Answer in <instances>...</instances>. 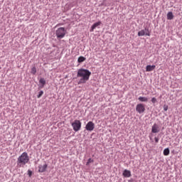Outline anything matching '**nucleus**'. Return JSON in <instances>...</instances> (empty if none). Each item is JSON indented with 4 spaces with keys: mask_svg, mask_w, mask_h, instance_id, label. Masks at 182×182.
I'll return each mask as SVG.
<instances>
[{
    "mask_svg": "<svg viewBox=\"0 0 182 182\" xmlns=\"http://www.w3.org/2000/svg\"><path fill=\"white\" fill-rule=\"evenodd\" d=\"M85 129L87 132H93L95 130V123L92 121L88 122L85 126Z\"/></svg>",
    "mask_w": 182,
    "mask_h": 182,
    "instance_id": "obj_7",
    "label": "nucleus"
},
{
    "mask_svg": "<svg viewBox=\"0 0 182 182\" xmlns=\"http://www.w3.org/2000/svg\"><path fill=\"white\" fill-rule=\"evenodd\" d=\"M166 18L169 21L174 19V15L173 14V12L172 11L168 12V14H166Z\"/></svg>",
    "mask_w": 182,
    "mask_h": 182,
    "instance_id": "obj_14",
    "label": "nucleus"
},
{
    "mask_svg": "<svg viewBox=\"0 0 182 182\" xmlns=\"http://www.w3.org/2000/svg\"><path fill=\"white\" fill-rule=\"evenodd\" d=\"M122 176L125 178H129V177H132V171L127 169H124L122 172Z\"/></svg>",
    "mask_w": 182,
    "mask_h": 182,
    "instance_id": "obj_8",
    "label": "nucleus"
},
{
    "mask_svg": "<svg viewBox=\"0 0 182 182\" xmlns=\"http://www.w3.org/2000/svg\"><path fill=\"white\" fill-rule=\"evenodd\" d=\"M85 60H86V58L83 56H80L77 59L78 63H82V62H85Z\"/></svg>",
    "mask_w": 182,
    "mask_h": 182,
    "instance_id": "obj_16",
    "label": "nucleus"
},
{
    "mask_svg": "<svg viewBox=\"0 0 182 182\" xmlns=\"http://www.w3.org/2000/svg\"><path fill=\"white\" fill-rule=\"evenodd\" d=\"M93 161H95L92 159V158H90L86 163V166H89V164H90V163H93Z\"/></svg>",
    "mask_w": 182,
    "mask_h": 182,
    "instance_id": "obj_19",
    "label": "nucleus"
},
{
    "mask_svg": "<svg viewBox=\"0 0 182 182\" xmlns=\"http://www.w3.org/2000/svg\"><path fill=\"white\" fill-rule=\"evenodd\" d=\"M160 132V127L157 124H154L151 128V133H159Z\"/></svg>",
    "mask_w": 182,
    "mask_h": 182,
    "instance_id": "obj_10",
    "label": "nucleus"
},
{
    "mask_svg": "<svg viewBox=\"0 0 182 182\" xmlns=\"http://www.w3.org/2000/svg\"><path fill=\"white\" fill-rule=\"evenodd\" d=\"M46 168H48L47 164H44L43 165H40L38 166V172L39 173H45V171H46Z\"/></svg>",
    "mask_w": 182,
    "mask_h": 182,
    "instance_id": "obj_9",
    "label": "nucleus"
},
{
    "mask_svg": "<svg viewBox=\"0 0 182 182\" xmlns=\"http://www.w3.org/2000/svg\"><path fill=\"white\" fill-rule=\"evenodd\" d=\"M138 100L142 102H149V98L147 97H138Z\"/></svg>",
    "mask_w": 182,
    "mask_h": 182,
    "instance_id": "obj_15",
    "label": "nucleus"
},
{
    "mask_svg": "<svg viewBox=\"0 0 182 182\" xmlns=\"http://www.w3.org/2000/svg\"><path fill=\"white\" fill-rule=\"evenodd\" d=\"M71 126L74 132H79V130H80L82 128V122H80V120L75 119L74 122L71 124Z\"/></svg>",
    "mask_w": 182,
    "mask_h": 182,
    "instance_id": "obj_4",
    "label": "nucleus"
},
{
    "mask_svg": "<svg viewBox=\"0 0 182 182\" xmlns=\"http://www.w3.org/2000/svg\"><path fill=\"white\" fill-rule=\"evenodd\" d=\"M138 36H150V31L145 28L138 32Z\"/></svg>",
    "mask_w": 182,
    "mask_h": 182,
    "instance_id": "obj_6",
    "label": "nucleus"
},
{
    "mask_svg": "<svg viewBox=\"0 0 182 182\" xmlns=\"http://www.w3.org/2000/svg\"><path fill=\"white\" fill-rule=\"evenodd\" d=\"M150 140H151V141L153 143V139H151V137H150Z\"/></svg>",
    "mask_w": 182,
    "mask_h": 182,
    "instance_id": "obj_25",
    "label": "nucleus"
},
{
    "mask_svg": "<svg viewBox=\"0 0 182 182\" xmlns=\"http://www.w3.org/2000/svg\"><path fill=\"white\" fill-rule=\"evenodd\" d=\"M154 140H155V142H156V143H159V141L160 139H159V137L155 136V137H154Z\"/></svg>",
    "mask_w": 182,
    "mask_h": 182,
    "instance_id": "obj_24",
    "label": "nucleus"
},
{
    "mask_svg": "<svg viewBox=\"0 0 182 182\" xmlns=\"http://www.w3.org/2000/svg\"><path fill=\"white\" fill-rule=\"evenodd\" d=\"M156 69V65H148L146 67V72H152V70H154Z\"/></svg>",
    "mask_w": 182,
    "mask_h": 182,
    "instance_id": "obj_13",
    "label": "nucleus"
},
{
    "mask_svg": "<svg viewBox=\"0 0 182 182\" xmlns=\"http://www.w3.org/2000/svg\"><path fill=\"white\" fill-rule=\"evenodd\" d=\"M66 35V30L63 27H60L55 31V36L58 39H63Z\"/></svg>",
    "mask_w": 182,
    "mask_h": 182,
    "instance_id": "obj_3",
    "label": "nucleus"
},
{
    "mask_svg": "<svg viewBox=\"0 0 182 182\" xmlns=\"http://www.w3.org/2000/svg\"><path fill=\"white\" fill-rule=\"evenodd\" d=\"M164 112H167V110H168V105H164Z\"/></svg>",
    "mask_w": 182,
    "mask_h": 182,
    "instance_id": "obj_22",
    "label": "nucleus"
},
{
    "mask_svg": "<svg viewBox=\"0 0 182 182\" xmlns=\"http://www.w3.org/2000/svg\"><path fill=\"white\" fill-rule=\"evenodd\" d=\"M28 175L29 177H32V171H31V169L28 170Z\"/></svg>",
    "mask_w": 182,
    "mask_h": 182,
    "instance_id": "obj_23",
    "label": "nucleus"
},
{
    "mask_svg": "<svg viewBox=\"0 0 182 182\" xmlns=\"http://www.w3.org/2000/svg\"><path fill=\"white\" fill-rule=\"evenodd\" d=\"M29 162V156H28L27 152H23L20 156L17 159V166L18 167H25V165Z\"/></svg>",
    "mask_w": 182,
    "mask_h": 182,
    "instance_id": "obj_2",
    "label": "nucleus"
},
{
    "mask_svg": "<svg viewBox=\"0 0 182 182\" xmlns=\"http://www.w3.org/2000/svg\"><path fill=\"white\" fill-rule=\"evenodd\" d=\"M31 73L32 75H36V67H33Z\"/></svg>",
    "mask_w": 182,
    "mask_h": 182,
    "instance_id": "obj_18",
    "label": "nucleus"
},
{
    "mask_svg": "<svg viewBox=\"0 0 182 182\" xmlns=\"http://www.w3.org/2000/svg\"><path fill=\"white\" fill-rule=\"evenodd\" d=\"M170 154V149L168 148H166L164 150V156H168Z\"/></svg>",
    "mask_w": 182,
    "mask_h": 182,
    "instance_id": "obj_17",
    "label": "nucleus"
},
{
    "mask_svg": "<svg viewBox=\"0 0 182 182\" xmlns=\"http://www.w3.org/2000/svg\"><path fill=\"white\" fill-rule=\"evenodd\" d=\"M43 95V91L41 90V91L38 92V95H37L38 99H39L40 97H41Z\"/></svg>",
    "mask_w": 182,
    "mask_h": 182,
    "instance_id": "obj_21",
    "label": "nucleus"
},
{
    "mask_svg": "<svg viewBox=\"0 0 182 182\" xmlns=\"http://www.w3.org/2000/svg\"><path fill=\"white\" fill-rule=\"evenodd\" d=\"M136 112L139 114H141V113H144V112H146V107L144 106V104H137L136 106Z\"/></svg>",
    "mask_w": 182,
    "mask_h": 182,
    "instance_id": "obj_5",
    "label": "nucleus"
},
{
    "mask_svg": "<svg viewBox=\"0 0 182 182\" xmlns=\"http://www.w3.org/2000/svg\"><path fill=\"white\" fill-rule=\"evenodd\" d=\"M38 83H39V85H40V87H41V88L44 87L45 85H46V80H45V78H43V77H41V78H40Z\"/></svg>",
    "mask_w": 182,
    "mask_h": 182,
    "instance_id": "obj_12",
    "label": "nucleus"
},
{
    "mask_svg": "<svg viewBox=\"0 0 182 182\" xmlns=\"http://www.w3.org/2000/svg\"><path fill=\"white\" fill-rule=\"evenodd\" d=\"M92 72L87 69L80 68L77 70V77H81L78 81V85H82L86 83L89 79H90V75Z\"/></svg>",
    "mask_w": 182,
    "mask_h": 182,
    "instance_id": "obj_1",
    "label": "nucleus"
},
{
    "mask_svg": "<svg viewBox=\"0 0 182 182\" xmlns=\"http://www.w3.org/2000/svg\"><path fill=\"white\" fill-rule=\"evenodd\" d=\"M151 103H153L154 105L157 103V99L156 97H152L151 100Z\"/></svg>",
    "mask_w": 182,
    "mask_h": 182,
    "instance_id": "obj_20",
    "label": "nucleus"
},
{
    "mask_svg": "<svg viewBox=\"0 0 182 182\" xmlns=\"http://www.w3.org/2000/svg\"><path fill=\"white\" fill-rule=\"evenodd\" d=\"M129 182H130V181H129Z\"/></svg>",
    "mask_w": 182,
    "mask_h": 182,
    "instance_id": "obj_26",
    "label": "nucleus"
},
{
    "mask_svg": "<svg viewBox=\"0 0 182 182\" xmlns=\"http://www.w3.org/2000/svg\"><path fill=\"white\" fill-rule=\"evenodd\" d=\"M100 25H102V21H98L97 23H95L92 26L90 30V32H93L95 31V28H97V26H100Z\"/></svg>",
    "mask_w": 182,
    "mask_h": 182,
    "instance_id": "obj_11",
    "label": "nucleus"
}]
</instances>
